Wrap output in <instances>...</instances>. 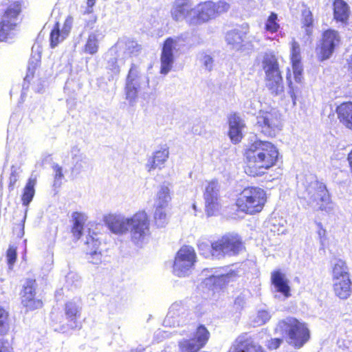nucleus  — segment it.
<instances>
[{
    "label": "nucleus",
    "mask_w": 352,
    "mask_h": 352,
    "mask_svg": "<svg viewBox=\"0 0 352 352\" xmlns=\"http://www.w3.org/2000/svg\"><path fill=\"white\" fill-rule=\"evenodd\" d=\"M278 150L272 142L256 140L243 151L244 173L250 177H258L274 167L278 162Z\"/></svg>",
    "instance_id": "obj_1"
},
{
    "label": "nucleus",
    "mask_w": 352,
    "mask_h": 352,
    "mask_svg": "<svg viewBox=\"0 0 352 352\" xmlns=\"http://www.w3.org/2000/svg\"><path fill=\"white\" fill-rule=\"evenodd\" d=\"M267 199L265 189L257 186H247L237 194L234 206L238 212L254 216L264 210Z\"/></svg>",
    "instance_id": "obj_2"
},
{
    "label": "nucleus",
    "mask_w": 352,
    "mask_h": 352,
    "mask_svg": "<svg viewBox=\"0 0 352 352\" xmlns=\"http://www.w3.org/2000/svg\"><path fill=\"white\" fill-rule=\"evenodd\" d=\"M299 199L303 205L314 207L318 211L329 213L333 210L331 195L326 185L318 180L308 183Z\"/></svg>",
    "instance_id": "obj_3"
},
{
    "label": "nucleus",
    "mask_w": 352,
    "mask_h": 352,
    "mask_svg": "<svg viewBox=\"0 0 352 352\" xmlns=\"http://www.w3.org/2000/svg\"><path fill=\"white\" fill-rule=\"evenodd\" d=\"M266 87L271 94L277 96L284 92V82L278 58L274 52H265L262 59Z\"/></svg>",
    "instance_id": "obj_4"
},
{
    "label": "nucleus",
    "mask_w": 352,
    "mask_h": 352,
    "mask_svg": "<svg viewBox=\"0 0 352 352\" xmlns=\"http://www.w3.org/2000/svg\"><path fill=\"white\" fill-rule=\"evenodd\" d=\"M230 8V4L225 1L213 2L206 1L197 5L195 14L188 18L187 23L190 26H197L207 23L221 14L227 12Z\"/></svg>",
    "instance_id": "obj_5"
},
{
    "label": "nucleus",
    "mask_w": 352,
    "mask_h": 352,
    "mask_svg": "<svg viewBox=\"0 0 352 352\" xmlns=\"http://www.w3.org/2000/svg\"><path fill=\"white\" fill-rule=\"evenodd\" d=\"M211 251L214 256H236L245 251V245L241 235L228 232L211 243Z\"/></svg>",
    "instance_id": "obj_6"
},
{
    "label": "nucleus",
    "mask_w": 352,
    "mask_h": 352,
    "mask_svg": "<svg viewBox=\"0 0 352 352\" xmlns=\"http://www.w3.org/2000/svg\"><path fill=\"white\" fill-rule=\"evenodd\" d=\"M333 290L341 300H346L352 293V281L346 262L338 259L332 267Z\"/></svg>",
    "instance_id": "obj_7"
},
{
    "label": "nucleus",
    "mask_w": 352,
    "mask_h": 352,
    "mask_svg": "<svg viewBox=\"0 0 352 352\" xmlns=\"http://www.w3.org/2000/svg\"><path fill=\"white\" fill-rule=\"evenodd\" d=\"M288 336V343L295 349L302 347L310 339V331L307 324L296 318L288 317L279 322Z\"/></svg>",
    "instance_id": "obj_8"
},
{
    "label": "nucleus",
    "mask_w": 352,
    "mask_h": 352,
    "mask_svg": "<svg viewBox=\"0 0 352 352\" xmlns=\"http://www.w3.org/2000/svg\"><path fill=\"white\" fill-rule=\"evenodd\" d=\"M256 125L264 136L274 138L282 129L280 114L274 109L260 111L256 117Z\"/></svg>",
    "instance_id": "obj_9"
},
{
    "label": "nucleus",
    "mask_w": 352,
    "mask_h": 352,
    "mask_svg": "<svg viewBox=\"0 0 352 352\" xmlns=\"http://www.w3.org/2000/svg\"><path fill=\"white\" fill-rule=\"evenodd\" d=\"M21 12L18 1L11 3L0 17V41H6L17 25V19Z\"/></svg>",
    "instance_id": "obj_10"
},
{
    "label": "nucleus",
    "mask_w": 352,
    "mask_h": 352,
    "mask_svg": "<svg viewBox=\"0 0 352 352\" xmlns=\"http://www.w3.org/2000/svg\"><path fill=\"white\" fill-rule=\"evenodd\" d=\"M210 337L208 329L204 324H199L190 338L179 341V351L199 352L207 344Z\"/></svg>",
    "instance_id": "obj_11"
},
{
    "label": "nucleus",
    "mask_w": 352,
    "mask_h": 352,
    "mask_svg": "<svg viewBox=\"0 0 352 352\" xmlns=\"http://www.w3.org/2000/svg\"><path fill=\"white\" fill-rule=\"evenodd\" d=\"M37 284L35 279H28L21 291V304L25 311L32 312L41 309L44 306L42 299L36 296Z\"/></svg>",
    "instance_id": "obj_12"
},
{
    "label": "nucleus",
    "mask_w": 352,
    "mask_h": 352,
    "mask_svg": "<svg viewBox=\"0 0 352 352\" xmlns=\"http://www.w3.org/2000/svg\"><path fill=\"white\" fill-rule=\"evenodd\" d=\"M149 217L144 210H139L129 218L131 240L138 243L149 234Z\"/></svg>",
    "instance_id": "obj_13"
},
{
    "label": "nucleus",
    "mask_w": 352,
    "mask_h": 352,
    "mask_svg": "<svg viewBox=\"0 0 352 352\" xmlns=\"http://www.w3.org/2000/svg\"><path fill=\"white\" fill-rule=\"evenodd\" d=\"M341 38L339 32L333 29L324 30L321 36L320 44L316 47L317 57L323 61L331 57L334 50L339 46Z\"/></svg>",
    "instance_id": "obj_14"
},
{
    "label": "nucleus",
    "mask_w": 352,
    "mask_h": 352,
    "mask_svg": "<svg viewBox=\"0 0 352 352\" xmlns=\"http://www.w3.org/2000/svg\"><path fill=\"white\" fill-rule=\"evenodd\" d=\"M196 262V253L192 247L183 245L177 252L173 263L174 272L178 276H184Z\"/></svg>",
    "instance_id": "obj_15"
},
{
    "label": "nucleus",
    "mask_w": 352,
    "mask_h": 352,
    "mask_svg": "<svg viewBox=\"0 0 352 352\" xmlns=\"http://www.w3.org/2000/svg\"><path fill=\"white\" fill-rule=\"evenodd\" d=\"M180 40V37H168L163 42L160 54L161 74L166 75L172 69L174 63L173 50Z\"/></svg>",
    "instance_id": "obj_16"
},
{
    "label": "nucleus",
    "mask_w": 352,
    "mask_h": 352,
    "mask_svg": "<svg viewBox=\"0 0 352 352\" xmlns=\"http://www.w3.org/2000/svg\"><path fill=\"white\" fill-rule=\"evenodd\" d=\"M228 135L233 144L239 143L243 138V129L245 126L244 121L239 113L233 112L228 116Z\"/></svg>",
    "instance_id": "obj_17"
},
{
    "label": "nucleus",
    "mask_w": 352,
    "mask_h": 352,
    "mask_svg": "<svg viewBox=\"0 0 352 352\" xmlns=\"http://www.w3.org/2000/svg\"><path fill=\"white\" fill-rule=\"evenodd\" d=\"M194 2L192 0H175L170 10V15L175 21H180L192 16L194 12Z\"/></svg>",
    "instance_id": "obj_18"
},
{
    "label": "nucleus",
    "mask_w": 352,
    "mask_h": 352,
    "mask_svg": "<svg viewBox=\"0 0 352 352\" xmlns=\"http://www.w3.org/2000/svg\"><path fill=\"white\" fill-rule=\"evenodd\" d=\"M140 72L138 67L135 64H131L126 79L125 94L126 98L130 102H134L138 97V78Z\"/></svg>",
    "instance_id": "obj_19"
},
{
    "label": "nucleus",
    "mask_w": 352,
    "mask_h": 352,
    "mask_svg": "<svg viewBox=\"0 0 352 352\" xmlns=\"http://www.w3.org/2000/svg\"><path fill=\"white\" fill-rule=\"evenodd\" d=\"M290 61L294 76L297 82L301 83L302 80V65L301 63L300 47L299 43L293 40L291 43Z\"/></svg>",
    "instance_id": "obj_20"
},
{
    "label": "nucleus",
    "mask_w": 352,
    "mask_h": 352,
    "mask_svg": "<svg viewBox=\"0 0 352 352\" xmlns=\"http://www.w3.org/2000/svg\"><path fill=\"white\" fill-rule=\"evenodd\" d=\"M239 276L236 270H230L226 274L219 276H210L203 282L209 289H223L231 281L235 280Z\"/></svg>",
    "instance_id": "obj_21"
},
{
    "label": "nucleus",
    "mask_w": 352,
    "mask_h": 352,
    "mask_svg": "<svg viewBox=\"0 0 352 352\" xmlns=\"http://www.w3.org/2000/svg\"><path fill=\"white\" fill-rule=\"evenodd\" d=\"M333 20L338 23L347 25L351 12L350 6L344 0H333L332 3Z\"/></svg>",
    "instance_id": "obj_22"
},
{
    "label": "nucleus",
    "mask_w": 352,
    "mask_h": 352,
    "mask_svg": "<svg viewBox=\"0 0 352 352\" xmlns=\"http://www.w3.org/2000/svg\"><path fill=\"white\" fill-rule=\"evenodd\" d=\"M66 325L69 329H80L82 323L80 320V311L78 307L72 302H67L64 307Z\"/></svg>",
    "instance_id": "obj_23"
},
{
    "label": "nucleus",
    "mask_w": 352,
    "mask_h": 352,
    "mask_svg": "<svg viewBox=\"0 0 352 352\" xmlns=\"http://www.w3.org/2000/svg\"><path fill=\"white\" fill-rule=\"evenodd\" d=\"M248 33V30H232L227 32L226 41L228 45L232 46L234 50L243 52L246 49L245 40Z\"/></svg>",
    "instance_id": "obj_24"
},
{
    "label": "nucleus",
    "mask_w": 352,
    "mask_h": 352,
    "mask_svg": "<svg viewBox=\"0 0 352 352\" xmlns=\"http://www.w3.org/2000/svg\"><path fill=\"white\" fill-rule=\"evenodd\" d=\"M336 113L340 123L352 131V102H341L336 107Z\"/></svg>",
    "instance_id": "obj_25"
},
{
    "label": "nucleus",
    "mask_w": 352,
    "mask_h": 352,
    "mask_svg": "<svg viewBox=\"0 0 352 352\" xmlns=\"http://www.w3.org/2000/svg\"><path fill=\"white\" fill-rule=\"evenodd\" d=\"M85 244L87 245L89 262L94 265H99L102 263V254L98 251L100 241L98 239H95L93 236H87Z\"/></svg>",
    "instance_id": "obj_26"
},
{
    "label": "nucleus",
    "mask_w": 352,
    "mask_h": 352,
    "mask_svg": "<svg viewBox=\"0 0 352 352\" xmlns=\"http://www.w3.org/2000/svg\"><path fill=\"white\" fill-rule=\"evenodd\" d=\"M271 283L275 287L276 292L282 294L284 297L291 296L289 281L285 275L280 270H274L271 274Z\"/></svg>",
    "instance_id": "obj_27"
},
{
    "label": "nucleus",
    "mask_w": 352,
    "mask_h": 352,
    "mask_svg": "<svg viewBox=\"0 0 352 352\" xmlns=\"http://www.w3.org/2000/svg\"><path fill=\"white\" fill-rule=\"evenodd\" d=\"M104 222L107 227L115 234H122L128 230L129 218H123L116 214L105 217Z\"/></svg>",
    "instance_id": "obj_28"
},
{
    "label": "nucleus",
    "mask_w": 352,
    "mask_h": 352,
    "mask_svg": "<svg viewBox=\"0 0 352 352\" xmlns=\"http://www.w3.org/2000/svg\"><path fill=\"white\" fill-rule=\"evenodd\" d=\"M234 352H266L265 349L252 338L242 336L236 341Z\"/></svg>",
    "instance_id": "obj_29"
},
{
    "label": "nucleus",
    "mask_w": 352,
    "mask_h": 352,
    "mask_svg": "<svg viewBox=\"0 0 352 352\" xmlns=\"http://www.w3.org/2000/svg\"><path fill=\"white\" fill-rule=\"evenodd\" d=\"M168 148H162L153 153L146 165L147 170L151 172L155 169H161L168 157Z\"/></svg>",
    "instance_id": "obj_30"
},
{
    "label": "nucleus",
    "mask_w": 352,
    "mask_h": 352,
    "mask_svg": "<svg viewBox=\"0 0 352 352\" xmlns=\"http://www.w3.org/2000/svg\"><path fill=\"white\" fill-rule=\"evenodd\" d=\"M72 217L73 223L71 228V232L74 240L78 241L83 234L85 219L84 215L78 212H74Z\"/></svg>",
    "instance_id": "obj_31"
},
{
    "label": "nucleus",
    "mask_w": 352,
    "mask_h": 352,
    "mask_svg": "<svg viewBox=\"0 0 352 352\" xmlns=\"http://www.w3.org/2000/svg\"><path fill=\"white\" fill-rule=\"evenodd\" d=\"M36 185V179L30 177L23 188L21 199L23 206H28L32 201L35 195V186Z\"/></svg>",
    "instance_id": "obj_32"
},
{
    "label": "nucleus",
    "mask_w": 352,
    "mask_h": 352,
    "mask_svg": "<svg viewBox=\"0 0 352 352\" xmlns=\"http://www.w3.org/2000/svg\"><path fill=\"white\" fill-rule=\"evenodd\" d=\"M68 36L61 30L59 22H56L50 34V46L55 48L62 43Z\"/></svg>",
    "instance_id": "obj_33"
},
{
    "label": "nucleus",
    "mask_w": 352,
    "mask_h": 352,
    "mask_svg": "<svg viewBox=\"0 0 352 352\" xmlns=\"http://www.w3.org/2000/svg\"><path fill=\"white\" fill-rule=\"evenodd\" d=\"M300 22L302 28L305 30L307 36H311L313 33V27L314 19L312 12L309 8H306L302 10Z\"/></svg>",
    "instance_id": "obj_34"
},
{
    "label": "nucleus",
    "mask_w": 352,
    "mask_h": 352,
    "mask_svg": "<svg viewBox=\"0 0 352 352\" xmlns=\"http://www.w3.org/2000/svg\"><path fill=\"white\" fill-rule=\"evenodd\" d=\"M205 211L208 217L216 215L220 210L221 206L219 197L204 198Z\"/></svg>",
    "instance_id": "obj_35"
},
{
    "label": "nucleus",
    "mask_w": 352,
    "mask_h": 352,
    "mask_svg": "<svg viewBox=\"0 0 352 352\" xmlns=\"http://www.w3.org/2000/svg\"><path fill=\"white\" fill-rule=\"evenodd\" d=\"M99 49V41L95 33H91L88 35L86 43L83 47L85 53L94 55L96 54Z\"/></svg>",
    "instance_id": "obj_36"
},
{
    "label": "nucleus",
    "mask_w": 352,
    "mask_h": 352,
    "mask_svg": "<svg viewBox=\"0 0 352 352\" xmlns=\"http://www.w3.org/2000/svg\"><path fill=\"white\" fill-rule=\"evenodd\" d=\"M164 207L162 204H160L157 205L155 209L153 219L154 223L157 228H164L168 223V218L164 210Z\"/></svg>",
    "instance_id": "obj_37"
},
{
    "label": "nucleus",
    "mask_w": 352,
    "mask_h": 352,
    "mask_svg": "<svg viewBox=\"0 0 352 352\" xmlns=\"http://www.w3.org/2000/svg\"><path fill=\"white\" fill-rule=\"evenodd\" d=\"M280 28V25L278 23V15L276 13L272 12L265 22V30L268 33L275 34L279 31Z\"/></svg>",
    "instance_id": "obj_38"
},
{
    "label": "nucleus",
    "mask_w": 352,
    "mask_h": 352,
    "mask_svg": "<svg viewBox=\"0 0 352 352\" xmlns=\"http://www.w3.org/2000/svg\"><path fill=\"white\" fill-rule=\"evenodd\" d=\"M9 312L0 306V336H6L10 331Z\"/></svg>",
    "instance_id": "obj_39"
},
{
    "label": "nucleus",
    "mask_w": 352,
    "mask_h": 352,
    "mask_svg": "<svg viewBox=\"0 0 352 352\" xmlns=\"http://www.w3.org/2000/svg\"><path fill=\"white\" fill-rule=\"evenodd\" d=\"M218 192L219 189L217 182L216 181H210L208 183L206 187V190L204 193V198L219 197Z\"/></svg>",
    "instance_id": "obj_40"
},
{
    "label": "nucleus",
    "mask_w": 352,
    "mask_h": 352,
    "mask_svg": "<svg viewBox=\"0 0 352 352\" xmlns=\"http://www.w3.org/2000/svg\"><path fill=\"white\" fill-rule=\"evenodd\" d=\"M170 199V197L168 188L162 186L157 193L158 205L162 204L163 206L166 207Z\"/></svg>",
    "instance_id": "obj_41"
},
{
    "label": "nucleus",
    "mask_w": 352,
    "mask_h": 352,
    "mask_svg": "<svg viewBox=\"0 0 352 352\" xmlns=\"http://www.w3.org/2000/svg\"><path fill=\"white\" fill-rule=\"evenodd\" d=\"M7 263L10 267H12L17 258L16 247L10 245L6 251Z\"/></svg>",
    "instance_id": "obj_42"
},
{
    "label": "nucleus",
    "mask_w": 352,
    "mask_h": 352,
    "mask_svg": "<svg viewBox=\"0 0 352 352\" xmlns=\"http://www.w3.org/2000/svg\"><path fill=\"white\" fill-rule=\"evenodd\" d=\"M19 173L15 166H12L11 167V173L9 177V182H8V189L10 191H12L16 186L17 181L19 180Z\"/></svg>",
    "instance_id": "obj_43"
},
{
    "label": "nucleus",
    "mask_w": 352,
    "mask_h": 352,
    "mask_svg": "<svg viewBox=\"0 0 352 352\" xmlns=\"http://www.w3.org/2000/svg\"><path fill=\"white\" fill-rule=\"evenodd\" d=\"M107 69L115 75L119 74L120 72V67L118 63V59L116 58H111L108 61Z\"/></svg>",
    "instance_id": "obj_44"
},
{
    "label": "nucleus",
    "mask_w": 352,
    "mask_h": 352,
    "mask_svg": "<svg viewBox=\"0 0 352 352\" xmlns=\"http://www.w3.org/2000/svg\"><path fill=\"white\" fill-rule=\"evenodd\" d=\"M283 342L281 338H275L269 340L266 344L267 349L270 351L276 350L278 349Z\"/></svg>",
    "instance_id": "obj_45"
},
{
    "label": "nucleus",
    "mask_w": 352,
    "mask_h": 352,
    "mask_svg": "<svg viewBox=\"0 0 352 352\" xmlns=\"http://www.w3.org/2000/svg\"><path fill=\"white\" fill-rule=\"evenodd\" d=\"M73 23V17L72 16H67L63 23L62 31L67 36H69L72 30Z\"/></svg>",
    "instance_id": "obj_46"
},
{
    "label": "nucleus",
    "mask_w": 352,
    "mask_h": 352,
    "mask_svg": "<svg viewBox=\"0 0 352 352\" xmlns=\"http://www.w3.org/2000/svg\"><path fill=\"white\" fill-rule=\"evenodd\" d=\"M0 352H13L12 343L7 340L0 339Z\"/></svg>",
    "instance_id": "obj_47"
},
{
    "label": "nucleus",
    "mask_w": 352,
    "mask_h": 352,
    "mask_svg": "<svg viewBox=\"0 0 352 352\" xmlns=\"http://www.w3.org/2000/svg\"><path fill=\"white\" fill-rule=\"evenodd\" d=\"M286 78H287V85H288L289 89L290 96L294 100H295L296 89L293 86V83H292V81L291 79V74L289 72L287 73Z\"/></svg>",
    "instance_id": "obj_48"
},
{
    "label": "nucleus",
    "mask_w": 352,
    "mask_h": 352,
    "mask_svg": "<svg viewBox=\"0 0 352 352\" xmlns=\"http://www.w3.org/2000/svg\"><path fill=\"white\" fill-rule=\"evenodd\" d=\"M98 20V17L96 15H91L88 20H86L85 22V28L87 30H92L94 28V25L96 24Z\"/></svg>",
    "instance_id": "obj_49"
},
{
    "label": "nucleus",
    "mask_w": 352,
    "mask_h": 352,
    "mask_svg": "<svg viewBox=\"0 0 352 352\" xmlns=\"http://www.w3.org/2000/svg\"><path fill=\"white\" fill-rule=\"evenodd\" d=\"M53 169L55 173L54 178L55 179L59 180L63 177V173L62 168L58 164H55L53 166Z\"/></svg>",
    "instance_id": "obj_50"
},
{
    "label": "nucleus",
    "mask_w": 352,
    "mask_h": 352,
    "mask_svg": "<svg viewBox=\"0 0 352 352\" xmlns=\"http://www.w3.org/2000/svg\"><path fill=\"white\" fill-rule=\"evenodd\" d=\"M203 63L208 69L211 70L213 64V58L210 55H205L203 57Z\"/></svg>",
    "instance_id": "obj_51"
},
{
    "label": "nucleus",
    "mask_w": 352,
    "mask_h": 352,
    "mask_svg": "<svg viewBox=\"0 0 352 352\" xmlns=\"http://www.w3.org/2000/svg\"><path fill=\"white\" fill-rule=\"evenodd\" d=\"M96 4V0H87V10L86 11V13H91L92 12V8Z\"/></svg>",
    "instance_id": "obj_52"
},
{
    "label": "nucleus",
    "mask_w": 352,
    "mask_h": 352,
    "mask_svg": "<svg viewBox=\"0 0 352 352\" xmlns=\"http://www.w3.org/2000/svg\"><path fill=\"white\" fill-rule=\"evenodd\" d=\"M346 69L351 78L352 79V56L346 62Z\"/></svg>",
    "instance_id": "obj_53"
},
{
    "label": "nucleus",
    "mask_w": 352,
    "mask_h": 352,
    "mask_svg": "<svg viewBox=\"0 0 352 352\" xmlns=\"http://www.w3.org/2000/svg\"><path fill=\"white\" fill-rule=\"evenodd\" d=\"M135 48L136 49V50H135L136 52H139L141 50V45L136 44L135 46Z\"/></svg>",
    "instance_id": "obj_54"
},
{
    "label": "nucleus",
    "mask_w": 352,
    "mask_h": 352,
    "mask_svg": "<svg viewBox=\"0 0 352 352\" xmlns=\"http://www.w3.org/2000/svg\"><path fill=\"white\" fill-rule=\"evenodd\" d=\"M204 246H206V245H204V244L200 245H199V249H200V250H203V247H204Z\"/></svg>",
    "instance_id": "obj_55"
},
{
    "label": "nucleus",
    "mask_w": 352,
    "mask_h": 352,
    "mask_svg": "<svg viewBox=\"0 0 352 352\" xmlns=\"http://www.w3.org/2000/svg\"><path fill=\"white\" fill-rule=\"evenodd\" d=\"M322 232H323V234H324L325 233V230H322Z\"/></svg>",
    "instance_id": "obj_56"
}]
</instances>
